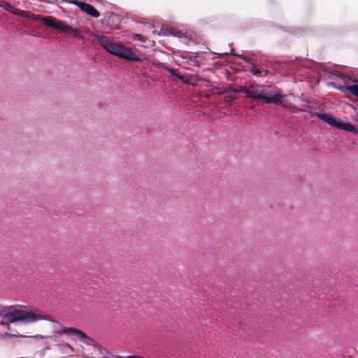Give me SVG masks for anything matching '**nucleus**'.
I'll list each match as a JSON object with an SVG mask.
<instances>
[{"label": "nucleus", "mask_w": 358, "mask_h": 358, "mask_svg": "<svg viewBox=\"0 0 358 358\" xmlns=\"http://www.w3.org/2000/svg\"><path fill=\"white\" fill-rule=\"evenodd\" d=\"M0 317L6 320L8 322L14 323L22 322L26 324H33L41 320H46L53 322L54 331L56 334H64L73 336L76 328L68 327L60 322L54 320L49 314H44L40 312H34L21 309H2L0 310Z\"/></svg>", "instance_id": "f257e3e1"}, {"label": "nucleus", "mask_w": 358, "mask_h": 358, "mask_svg": "<svg viewBox=\"0 0 358 358\" xmlns=\"http://www.w3.org/2000/svg\"><path fill=\"white\" fill-rule=\"evenodd\" d=\"M235 93L242 92L248 98L252 99L262 100L265 103L280 104L283 95L275 91L266 93L264 86L256 83H250L248 85L241 86L238 90L234 91Z\"/></svg>", "instance_id": "f03ea898"}, {"label": "nucleus", "mask_w": 358, "mask_h": 358, "mask_svg": "<svg viewBox=\"0 0 358 358\" xmlns=\"http://www.w3.org/2000/svg\"><path fill=\"white\" fill-rule=\"evenodd\" d=\"M94 38L102 48L116 57L128 61L140 62L141 60L140 56L136 54L131 48L115 43L103 35L96 34Z\"/></svg>", "instance_id": "7ed1b4c3"}, {"label": "nucleus", "mask_w": 358, "mask_h": 358, "mask_svg": "<svg viewBox=\"0 0 358 358\" xmlns=\"http://www.w3.org/2000/svg\"><path fill=\"white\" fill-rule=\"evenodd\" d=\"M308 113L313 117H317L324 121L327 124L337 129H341L347 131L357 133V129L356 127L350 122H344L341 121L338 118L334 117L330 113H313L308 111Z\"/></svg>", "instance_id": "20e7f679"}, {"label": "nucleus", "mask_w": 358, "mask_h": 358, "mask_svg": "<svg viewBox=\"0 0 358 358\" xmlns=\"http://www.w3.org/2000/svg\"><path fill=\"white\" fill-rule=\"evenodd\" d=\"M41 21L48 27L57 29L66 34H70L73 38H80V35L77 29L73 28L61 20L52 16L41 17Z\"/></svg>", "instance_id": "39448f33"}, {"label": "nucleus", "mask_w": 358, "mask_h": 358, "mask_svg": "<svg viewBox=\"0 0 358 358\" xmlns=\"http://www.w3.org/2000/svg\"><path fill=\"white\" fill-rule=\"evenodd\" d=\"M67 1L77 6L82 11L92 17H99L100 16L99 12L91 4L79 1L78 0H69Z\"/></svg>", "instance_id": "423d86ee"}, {"label": "nucleus", "mask_w": 358, "mask_h": 358, "mask_svg": "<svg viewBox=\"0 0 358 358\" xmlns=\"http://www.w3.org/2000/svg\"><path fill=\"white\" fill-rule=\"evenodd\" d=\"M73 336L77 338L85 345L93 346L94 349L96 345H99V344L96 343L93 338L89 337L84 331H81L80 329H76Z\"/></svg>", "instance_id": "0eeeda50"}, {"label": "nucleus", "mask_w": 358, "mask_h": 358, "mask_svg": "<svg viewBox=\"0 0 358 358\" xmlns=\"http://www.w3.org/2000/svg\"><path fill=\"white\" fill-rule=\"evenodd\" d=\"M95 350L99 352L100 355L99 358H115V355H113L110 352H109L106 348H103L101 345L95 346Z\"/></svg>", "instance_id": "6e6552de"}, {"label": "nucleus", "mask_w": 358, "mask_h": 358, "mask_svg": "<svg viewBox=\"0 0 358 358\" xmlns=\"http://www.w3.org/2000/svg\"><path fill=\"white\" fill-rule=\"evenodd\" d=\"M57 346L65 355H70L74 352L73 348L69 343H62L58 344Z\"/></svg>", "instance_id": "1a4fd4ad"}, {"label": "nucleus", "mask_w": 358, "mask_h": 358, "mask_svg": "<svg viewBox=\"0 0 358 358\" xmlns=\"http://www.w3.org/2000/svg\"><path fill=\"white\" fill-rule=\"evenodd\" d=\"M3 338H6V337H8V338H14V337L27 338V336H24V335H21V334H10V333L6 332L3 334ZM27 338L43 339V338H48V336H44L42 335L37 334V335H34V336H27Z\"/></svg>", "instance_id": "9d476101"}, {"label": "nucleus", "mask_w": 358, "mask_h": 358, "mask_svg": "<svg viewBox=\"0 0 358 358\" xmlns=\"http://www.w3.org/2000/svg\"><path fill=\"white\" fill-rule=\"evenodd\" d=\"M157 67H160L162 66L163 69H164L166 71H168L169 73H170L172 75H174L176 76L179 80L183 81V76H182L180 74H178L176 71V70L174 69H172V68H170V67H168V66H164L163 65V64L162 63H158L157 65Z\"/></svg>", "instance_id": "9b49d317"}, {"label": "nucleus", "mask_w": 358, "mask_h": 358, "mask_svg": "<svg viewBox=\"0 0 358 358\" xmlns=\"http://www.w3.org/2000/svg\"><path fill=\"white\" fill-rule=\"evenodd\" d=\"M12 6L13 5L7 1H2L0 3V7L8 12L11 10Z\"/></svg>", "instance_id": "f8f14e48"}, {"label": "nucleus", "mask_w": 358, "mask_h": 358, "mask_svg": "<svg viewBox=\"0 0 358 358\" xmlns=\"http://www.w3.org/2000/svg\"><path fill=\"white\" fill-rule=\"evenodd\" d=\"M14 15L20 16V17H30L27 11L22 10L20 8L17 9V10L15 11Z\"/></svg>", "instance_id": "ddd939ff"}, {"label": "nucleus", "mask_w": 358, "mask_h": 358, "mask_svg": "<svg viewBox=\"0 0 358 358\" xmlns=\"http://www.w3.org/2000/svg\"><path fill=\"white\" fill-rule=\"evenodd\" d=\"M348 89L352 94L358 96V85H352Z\"/></svg>", "instance_id": "4468645a"}, {"label": "nucleus", "mask_w": 358, "mask_h": 358, "mask_svg": "<svg viewBox=\"0 0 358 358\" xmlns=\"http://www.w3.org/2000/svg\"><path fill=\"white\" fill-rule=\"evenodd\" d=\"M229 54H231V55H234L235 57H238V58H240L241 59H243V58H244V57H245L244 55H240V54L234 53L233 49H231L230 50V53L224 52V53L220 54V55H229Z\"/></svg>", "instance_id": "2eb2a0df"}, {"label": "nucleus", "mask_w": 358, "mask_h": 358, "mask_svg": "<svg viewBox=\"0 0 358 358\" xmlns=\"http://www.w3.org/2000/svg\"><path fill=\"white\" fill-rule=\"evenodd\" d=\"M315 109H316L315 108H314V107H313V106H311L310 105H305L304 106V108L302 109L301 111H305V112H307V113H308V111H312L313 113H316L315 111Z\"/></svg>", "instance_id": "dca6fc26"}, {"label": "nucleus", "mask_w": 358, "mask_h": 358, "mask_svg": "<svg viewBox=\"0 0 358 358\" xmlns=\"http://www.w3.org/2000/svg\"><path fill=\"white\" fill-rule=\"evenodd\" d=\"M250 71L253 75L256 76H259L262 73L261 70L255 69V66L252 67V69H251Z\"/></svg>", "instance_id": "f3484780"}, {"label": "nucleus", "mask_w": 358, "mask_h": 358, "mask_svg": "<svg viewBox=\"0 0 358 358\" xmlns=\"http://www.w3.org/2000/svg\"><path fill=\"white\" fill-rule=\"evenodd\" d=\"M189 62L192 64H196L198 63L196 56L191 55L188 57Z\"/></svg>", "instance_id": "a211bd4d"}, {"label": "nucleus", "mask_w": 358, "mask_h": 358, "mask_svg": "<svg viewBox=\"0 0 358 358\" xmlns=\"http://www.w3.org/2000/svg\"><path fill=\"white\" fill-rule=\"evenodd\" d=\"M243 61H245V62L248 63L249 64H250L252 67H255V64L249 59L245 55L244 57V58H243Z\"/></svg>", "instance_id": "6ab92c4d"}, {"label": "nucleus", "mask_w": 358, "mask_h": 358, "mask_svg": "<svg viewBox=\"0 0 358 358\" xmlns=\"http://www.w3.org/2000/svg\"><path fill=\"white\" fill-rule=\"evenodd\" d=\"M135 355H128L126 357L120 356V355H115V358H134Z\"/></svg>", "instance_id": "aec40b11"}, {"label": "nucleus", "mask_w": 358, "mask_h": 358, "mask_svg": "<svg viewBox=\"0 0 358 358\" xmlns=\"http://www.w3.org/2000/svg\"><path fill=\"white\" fill-rule=\"evenodd\" d=\"M180 41L184 43H187L188 38L186 36H183L180 37Z\"/></svg>", "instance_id": "412c9836"}, {"label": "nucleus", "mask_w": 358, "mask_h": 358, "mask_svg": "<svg viewBox=\"0 0 358 358\" xmlns=\"http://www.w3.org/2000/svg\"><path fill=\"white\" fill-rule=\"evenodd\" d=\"M336 78H337V76L334 73H331L330 75L328 76V78L331 79V80H335Z\"/></svg>", "instance_id": "4be33fe9"}, {"label": "nucleus", "mask_w": 358, "mask_h": 358, "mask_svg": "<svg viewBox=\"0 0 358 358\" xmlns=\"http://www.w3.org/2000/svg\"><path fill=\"white\" fill-rule=\"evenodd\" d=\"M17 9V8L13 6L11 10H10V13L14 15Z\"/></svg>", "instance_id": "5701e85b"}, {"label": "nucleus", "mask_w": 358, "mask_h": 358, "mask_svg": "<svg viewBox=\"0 0 358 358\" xmlns=\"http://www.w3.org/2000/svg\"><path fill=\"white\" fill-rule=\"evenodd\" d=\"M136 36L138 37V38L141 41H145V40L143 39V37L141 36V35H138L137 34Z\"/></svg>", "instance_id": "b1692460"}, {"label": "nucleus", "mask_w": 358, "mask_h": 358, "mask_svg": "<svg viewBox=\"0 0 358 358\" xmlns=\"http://www.w3.org/2000/svg\"><path fill=\"white\" fill-rule=\"evenodd\" d=\"M327 85L328 86H332V87H336L335 86V85L334 84V83H332V82H328V83H327Z\"/></svg>", "instance_id": "393cba45"}, {"label": "nucleus", "mask_w": 358, "mask_h": 358, "mask_svg": "<svg viewBox=\"0 0 358 358\" xmlns=\"http://www.w3.org/2000/svg\"><path fill=\"white\" fill-rule=\"evenodd\" d=\"M262 72L264 73L265 76L269 73V71L268 69H264V71H262Z\"/></svg>", "instance_id": "a878e982"}, {"label": "nucleus", "mask_w": 358, "mask_h": 358, "mask_svg": "<svg viewBox=\"0 0 358 358\" xmlns=\"http://www.w3.org/2000/svg\"><path fill=\"white\" fill-rule=\"evenodd\" d=\"M148 26L150 29H154V25L152 24L148 23Z\"/></svg>", "instance_id": "bb28decb"}, {"label": "nucleus", "mask_w": 358, "mask_h": 358, "mask_svg": "<svg viewBox=\"0 0 358 358\" xmlns=\"http://www.w3.org/2000/svg\"><path fill=\"white\" fill-rule=\"evenodd\" d=\"M0 324H3V325H5V324H6L7 323H6V322H4L3 321H2V322H0Z\"/></svg>", "instance_id": "cd10ccee"}, {"label": "nucleus", "mask_w": 358, "mask_h": 358, "mask_svg": "<svg viewBox=\"0 0 358 358\" xmlns=\"http://www.w3.org/2000/svg\"><path fill=\"white\" fill-rule=\"evenodd\" d=\"M338 89L341 90V91H343V87H337Z\"/></svg>", "instance_id": "c85d7f7f"}, {"label": "nucleus", "mask_w": 358, "mask_h": 358, "mask_svg": "<svg viewBox=\"0 0 358 358\" xmlns=\"http://www.w3.org/2000/svg\"><path fill=\"white\" fill-rule=\"evenodd\" d=\"M52 340H53L54 341H56V337H55H55H52Z\"/></svg>", "instance_id": "c756f323"}, {"label": "nucleus", "mask_w": 358, "mask_h": 358, "mask_svg": "<svg viewBox=\"0 0 358 358\" xmlns=\"http://www.w3.org/2000/svg\"><path fill=\"white\" fill-rule=\"evenodd\" d=\"M92 358H94V357H92Z\"/></svg>", "instance_id": "7c9ffc66"}]
</instances>
